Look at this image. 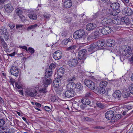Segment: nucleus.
<instances>
[{
	"instance_id": "obj_1",
	"label": "nucleus",
	"mask_w": 133,
	"mask_h": 133,
	"mask_svg": "<svg viewBox=\"0 0 133 133\" xmlns=\"http://www.w3.org/2000/svg\"><path fill=\"white\" fill-rule=\"evenodd\" d=\"M116 50L121 55L125 56L126 57H129L131 54V47L127 45L119 46L117 47Z\"/></svg>"
},
{
	"instance_id": "obj_2",
	"label": "nucleus",
	"mask_w": 133,
	"mask_h": 133,
	"mask_svg": "<svg viewBox=\"0 0 133 133\" xmlns=\"http://www.w3.org/2000/svg\"><path fill=\"white\" fill-rule=\"evenodd\" d=\"M110 7L111 9H109L110 15L115 16L120 12L121 10L119 9L120 5L118 3H113L110 4Z\"/></svg>"
},
{
	"instance_id": "obj_3",
	"label": "nucleus",
	"mask_w": 133,
	"mask_h": 133,
	"mask_svg": "<svg viewBox=\"0 0 133 133\" xmlns=\"http://www.w3.org/2000/svg\"><path fill=\"white\" fill-rule=\"evenodd\" d=\"M25 92L27 96L31 97L35 96L37 94L36 90L33 88L27 89L26 90Z\"/></svg>"
},
{
	"instance_id": "obj_4",
	"label": "nucleus",
	"mask_w": 133,
	"mask_h": 133,
	"mask_svg": "<svg viewBox=\"0 0 133 133\" xmlns=\"http://www.w3.org/2000/svg\"><path fill=\"white\" fill-rule=\"evenodd\" d=\"M86 34L83 29H79L75 31L73 37L75 39H77Z\"/></svg>"
},
{
	"instance_id": "obj_5",
	"label": "nucleus",
	"mask_w": 133,
	"mask_h": 133,
	"mask_svg": "<svg viewBox=\"0 0 133 133\" xmlns=\"http://www.w3.org/2000/svg\"><path fill=\"white\" fill-rule=\"evenodd\" d=\"M84 83L91 89L94 90L95 89L96 87L95 84L91 80L85 79L84 81Z\"/></svg>"
},
{
	"instance_id": "obj_6",
	"label": "nucleus",
	"mask_w": 133,
	"mask_h": 133,
	"mask_svg": "<svg viewBox=\"0 0 133 133\" xmlns=\"http://www.w3.org/2000/svg\"><path fill=\"white\" fill-rule=\"evenodd\" d=\"M108 25H112L114 24H120L121 21L118 18L108 19Z\"/></svg>"
},
{
	"instance_id": "obj_7",
	"label": "nucleus",
	"mask_w": 133,
	"mask_h": 133,
	"mask_svg": "<svg viewBox=\"0 0 133 133\" xmlns=\"http://www.w3.org/2000/svg\"><path fill=\"white\" fill-rule=\"evenodd\" d=\"M10 72L11 74L12 75L15 77H17L18 75V68L17 66H16L14 65L11 68Z\"/></svg>"
},
{
	"instance_id": "obj_8",
	"label": "nucleus",
	"mask_w": 133,
	"mask_h": 133,
	"mask_svg": "<svg viewBox=\"0 0 133 133\" xmlns=\"http://www.w3.org/2000/svg\"><path fill=\"white\" fill-rule=\"evenodd\" d=\"M122 13L126 16H130L133 14L132 10L129 8H124L122 10Z\"/></svg>"
},
{
	"instance_id": "obj_9",
	"label": "nucleus",
	"mask_w": 133,
	"mask_h": 133,
	"mask_svg": "<svg viewBox=\"0 0 133 133\" xmlns=\"http://www.w3.org/2000/svg\"><path fill=\"white\" fill-rule=\"evenodd\" d=\"M111 30L110 27L109 26H105L102 29L101 31L104 35H107L110 33Z\"/></svg>"
},
{
	"instance_id": "obj_10",
	"label": "nucleus",
	"mask_w": 133,
	"mask_h": 133,
	"mask_svg": "<svg viewBox=\"0 0 133 133\" xmlns=\"http://www.w3.org/2000/svg\"><path fill=\"white\" fill-rule=\"evenodd\" d=\"M114 115V112L110 110L107 111L105 113V117L108 120L112 119L113 116Z\"/></svg>"
},
{
	"instance_id": "obj_11",
	"label": "nucleus",
	"mask_w": 133,
	"mask_h": 133,
	"mask_svg": "<svg viewBox=\"0 0 133 133\" xmlns=\"http://www.w3.org/2000/svg\"><path fill=\"white\" fill-rule=\"evenodd\" d=\"M4 8L5 11L9 13L11 12L14 10L13 6L10 3H8L5 5Z\"/></svg>"
},
{
	"instance_id": "obj_12",
	"label": "nucleus",
	"mask_w": 133,
	"mask_h": 133,
	"mask_svg": "<svg viewBox=\"0 0 133 133\" xmlns=\"http://www.w3.org/2000/svg\"><path fill=\"white\" fill-rule=\"evenodd\" d=\"M63 94L66 97L69 98L74 96L75 93L73 90H69L66 91Z\"/></svg>"
},
{
	"instance_id": "obj_13",
	"label": "nucleus",
	"mask_w": 133,
	"mask_h": 133,
	"mask_svg": "<svg viewBox=\"0 0 133 133\" xmlns=\"http://www.w3.org/2000/svg\"><path fill=\"white\" fill-rule=\"evenodd\" d=\"M78 62L77 59H71L68 61V64L70 66H74L77 65Z\"/></svg>"
},
{
	"instance_id": "obj_14",
	"label": "nucleus",
	"mask_w": 133,
	"mask_h": 133,
	"mask_svg": "<svg viewBox=\"0 0 133 133\" xmlns=\"http://www.w3.org/2000/svg\"><path fill=\"white\" fill-rule=\"evenodd\" d=\"M96 24L92 23H88L86 26V29L88 31H92L94 30L96 27Z\"/></svg>"
},
{
	"instance_id": "obj_15",
	"label": "nucleus",
	"mask_w": 133,
	"mask_h": 133,
	"mask_svg": "<svg viewBox=\"0 0 133 133\" xmlns=\"http://www.w3.org/2000/svg\"><path fill=\"white\" fill-rule=\"evenodd\" d=\"M105 43L106 45L109 47L113 46L115 45V41L112 39H108L106 40Z\"/></svg>"
},
{
	"instance_id": "obj_16",
	"label": "nucleus",
	"mask_w": 133,
	"mask_h": 133,
	"mask_svg": "<svg viewBox=\"0 0 133 133\" xmlns=\"http://www.w3.org/2000/svg\"><path fill=\"white\" fill-rule=\"evenodd\" d=\"M87 35L85 34L80 38H78L77 40L81 44L85 43L87 42Z\"/></svg>"
},
{
	"instance_id": "obj_17",
	"label": "nucleus",
	"mask_w": 133,
	"mask_h": 133,
	"mask_svg": "<svg viewBox=\"0 0 133 133\" xmlns=\"http://www.w3.org/2000/svg\"><path fill=\"white\" fill-rule=\"evenodd\" d=\"M53 56L54 58H61L62 57V54L59 50H57L55 51L53 54Z\"/></svg>"
},
{
	"instance_id": "obj_18",
	"label": "nucleus",
	"mask_w": 133,
	"mask_h": 133,
	"mask_svg": "<svg viewBox=\"0 0 133 133\" xmlns=\"http://www.w3.org/2000/svg\"><path fill=\"white\" fill-rule=\"evenodd\" d=\"M60 80L59 78H56L54 80L53 85L54 87L56 88L59 85Z\"/></svg>"
},
{
	"instance_id": "obj_19",
	"label": "nucleus",
	"mask_w": 133,
	"mask_h": 133,
	"mask_svg": "<svg viewBox=\"0 0 133 133\" xmlns=\"http://www.w3.org/2000/svg\"><path fill=\"white\" fill-rule=\"evenodd\" d=\"M42 79L45 85H49L51 82V79L50 78H47L44 77L42 78Z\"/></svg>"
},
{
	"instance_id": "obj_20",
	"label": "nucleus",
	"mask_w": 133,
	"mask_h": 133,
	"mask_svg": "<svg viewBox=\"0 0 133 133\" xmlns=\"http://www.w3.org/2000/svg\"><path fill=\"white\" fill-rule=\"evenodd\" d=\"M72 5V3L70 0H66L64 3V6L66 8H70Z\"/></svg>"
},
{
	"instance_id": "obj_21",
	"label": "nucleus",
	"mask_w": 133,
	"mask_h": 133,
	"mask_svg": "<svg viewBox=\"0 0 133 133\" xmlns=\"http://www.w3.org/2000/svg\"><path fill=\"white\" fill-rule=\"evenodd\" d=\"M76 84L74 82H70L67 84L66 87L70 90H73L76 88Z\"/></svg>"
},
{
	"instance_id": "obj_22",
	"label": "nucleus",
	"mask_w": 133,
	"mask_h": 133,
	"mask_svg": "<svg viewBox=\"0 0 133 133\" xmlns=\"http://www.w3.org/2000/svg\"><path fill=\"white\" fill-rule=\"evenodd\" d=\"M112 95L115 98H119L121 96V92L119 90H116L113 94Z\"/></svg>"
},
{
	"instance_id": "obj_23",
	"label": "nucleus",
	"mask_w": 133,
	"mask_h": 133,
	"mask_svg": "<svg viewBox=\"0 0 133 133\" xmlns=\"http://www.w3.org/2000/svg\"><path fill=\"white\" fill-rule=\"evenodd\" d=\"M15 11L16 14L22 19L24 17L22 14L23 12L22 10L19 8H17Z\"/></svg>"
},
{
	"instance_id": "obj_24",
	"label": "nucleus",
	"mask_w": 133,
	"mask_h": 133,
	"mask_svg": "<svg viewBox=\"0 0 133 133\" xmlns=\"http://www.w3.org/2000/svg\"><path fill=\"white\" fill-rule=\"evenodd\" d=\"M64 73V69L63 68H61L57 70V75L58 76L61 78Z\"/></svg>"
},
{
	"instance_id": "obj_25",
	"label": "nucleus",
	"mask_w": 133,
	"mask_h": 133,
	"mask_svg": "<svg viewBox=\"0 0 133 133\" xmlns=\"http://www.w3.org/2000/svg\"><path fill=\"white\" fill-rule=\"evenodd\" d=\"M100 35L101 34L99 31H95L92 35V38L97 39L99 37Z\"/></svg>"
},
{
	"instance_id": "obj_26",
	"label": "nucleus",
	"mask_w": 133,
	"mask_h": 133,
	"mask_svg": "<svg viewBox=\"0 0 133 133\" xmlns=\"http://www.w3.org/2000/svg\"><path fill=\"white\" fill-rule=\"evenodd\" d=\"M52 73V71L51 69L49 68L47 69L45 72V76L47 77H49L50 76Z\"/></svg>"
},
{
	"instance_id": "obj_27",
	"label": "nucleus",
	"mask_w": 133,
	"mask_h": 133,
	"mask_svg": "<svg viewBox=\"0 0 133 133\" xmlns=\"http://www.w3.org/2000/svg\"><path fill=\"white\" fill-rule=\"evenodd\" d=\"M82 103L85 105H89L90 103V101L89 99L86 98L83 99L81 101Z\"/></svg>"
},
{
	"instance_id": "obj_28",
	"label": "nucleus",
	"mask_w": 133,
	"mask_h": 133,
	"mask_svg": "<svg viewBox=\"0 0 133 133\" xmlns=\"http://www.w3.org/2000/svg\"><path fill=\"white\" fill-rule=\"evenodd\" d=\"M76 91L77 92L81 91L83 89V86L81 85V83H77L76 85Z\"/></svg>"
},
{
	"instance_id": "obj_29",
	"label": "nucleus",
	"mask_w": 133,
	"mask_h": 133,
	"mask_svg": "<svg viewBox=\"0 0 133 133\" xmlns=\"http://www.w3.org/2000/svg\"><path fill=\"white\" fill-rule=\"evenodd\" d=\"M1 32L4 35H6L8 34V32L7 31V29L5 26H2L1 29Z\"/></svg>"
},
{
	"instance_id": "obj_30",
	"label": "nucleus",
	"mask_w": 133,
	"mask_h": 133,
	"mask_svg": "<svg viewBox=\"0 0 133 133\" xmlns=\"http://www.w3.org/2000/svg\"><path fill=\"white\" fill-rule=\"evenodd\" d=\"M86 52L87 51L85 49L81 50L79 51L78 55L81 58H82L85 55Z\"/></svg>"
},
{
	"instance_id": "obj_31",
	"label": "nucleus",
	"mask_w": 133,
	"mask_h": 133,
	"mask_svg": "<svg viewBox=\"0 0 133 133\" xmlns=\"http://www.w3.org/2000/svg\"><path fill=\"white\" fill-rule=\"evenodd\" d=\"M121 118V115L119 114H116L115 116H113L112 119V122H115L119 119Z\"/></svg>"
},
{
	"instance_id": "obj_32",
	"label": "nucleus",
	"mask_w": 133,
	"mask_h": 133,
	"mask_svg": "<svg viewBox=\"0 0 133 133\" xmlns=\"http://www.w3.org/2000/svg\"><path fill=\"white\" fill-rule=\"evenodd\" d=\"M77 48V46L76 45H72L66 48V50L67 51H74V50H75Z\"/></svg>"
},
{
	"instance_id": "obj_33",
	"label": "nucleus",
	"mask_w": 133,
	"mask_h": 133,
	"mask_svg": "<svg viewBox=\"0 0 133 133\" xmlns=\"http://www.w3.org/2000/svg\"><path fill=\"white\" fill-rule=\"evenodd\" d=\"M97 92L100 94H103L105 92V89L104 88H102L100 87H99L98 89H97Z\"/></svg>"
},
{
	"instance_id": "obj_34",
	"label": "nucleus",
	"mask_w": 133,
	"mask_h": 133,
	"mask_svg": "<svg viewBox=\"0 0 133 133\" xmlns=\"http://www.w3.org/2000/svg\"><path fill=\"white\" fill-rule=\"evenodd\" d=\"M29 18L32 19H36L37 18V15L34 13H31L29 14Z\"/></svg>"
},
{
	"instance_id": "obj_35",
	"label": "nucleus",
	"mask_w": 133,
	"mask_h": 133,
	"mask_svg": "<svg viewBox=\"0 0 133 133\" xmlns=\"http://www.w3.org/2000/svg\"><path fill=\"white\" fill-rule=\"evenodd\" d=\"M71 41V40L69 38L65 39L62 41L61 45L62 44L63 45H65L67 44L69 42Z\"/></svg>"
},
{
	"instance_id": "obj_36",
	"label": "nucleus",
	"mask_w": 133,
	"mask_h": 133,
	"mask_svg": "<svg viewBox=\"0 0 133 133\" xmlns=\"http://www.w3.org/2000/svg\"><path fill=\"white\" fill-rule=\"evenodd\" d=\"M104 44V41H98L97 43V45L98 47H101L103 46Z\"/></svg>"
},
{
	"instance_id": "obj_37",
	"label": "nucleus",
	"mask_w": 133,
	"mask_h": 133,
	"mask_svg": "<svg viewBox=\"0 0 133 133\" xmlns=\"http://www.w3.org/2000/svg\"><path fill=\"white\" fill-rule=\"evenodd\" d=\"M38 26V25L37 24H36L34 25H30L28 26L27 29V30L29 31L31 29H35Z\"/></svg>"
},
{
	"instance_id": "obj_38",
	"label": "nucleus",
	"mask_w": 133,
	"mask_h": 133,
	"mask_svg": "<svg viewBox=\"0 0 133 133\" xmlns=\"http://www.w3.org/2000/svg\"><path fill=\"white\" fill-rule=\"evenodd\" d=\"M97 47L96 45L95 44H92L90 45L89 48L88 49V51H91L92 50L95 49Z\"/></svg>"
},
{
	"instance_id": "obj_39",
	"label": "nucleus",
	"mask_w": 133,
	"mask_h": 133,
	"mask_svg": "<svg viewBox=\"0 0 133 133\" xmlns=\"http://www.w3.org/2000/svg\"><path fill=\"white\" fill-rule=\"evenodd\" d=\"M130 94V93L129 91H124L122 94V96L124 98H127L129 96Z\"/></svg>"
},
{
	"instance_id": "obj_40",
	"label": "nucleus",
	"mask_w": 133,
	"mask_h": 133,
	"mask_svg": "<svg viewBox=\"0 0 133 133\" xmlns=\"http://www.w3.org/2000/svg\"><path fill=\"white\" fill-rule=\"evenodd\" d=\"M108 83L105 81H102L100 82L99 84V87L104 88L107 85Z\"/></svg>"
},
{
	"instance_id": "obj_41",
	"label": "nucleus",
	"mask_w": 133,
	"mask_h": 133,
	"mask_svg": "<svg viewBox=\"0 0 133 133\" xmlns=\"http://www.w3.org/2000/svg\"><path fill=\"white\" fill-rule=\"evenodd\" d=\"M15 86L18 89H21L23 87V85L21 83L18 82L15 83Z\"/></svg>"
},
{
	"instance_id": "obj_42",
	"label": "nucleus",
	"mask_w": 133,
	"mask_h": 133,
	"mask_svg": "<svg viewBox=\"0 0 133 133\" xmlns=\"http://www.w3.org/2000/svg\"><path fill=\"white\" fill-rule=\"evenodd\" d=\"M129 89L130 93L133 95V83L129 84Z\"/></svg>"
},
{
	"instance_id": "obj_43",
	"label": "nucleus",
	"mask_w": 133,
	"mask_h": 133,
	"mask_svg": "<svg viewBox=\"0 0 133 133\" xmlns=\"http://www.w3.org/2000/svg\"><path fill=\"white\" fill-rule=\"evenodd\" d=\"M7 26H9L10 28V29H12L15 26L14 24L12 22H10L7 25Z\"/></svg>"
},
{
	"instance_id": "obj_44",
	"label": "nucleus",
	"mask_w": 133,
	"mask_h": 133,
	"mask_svg": "<svg viewBox=\"0 0 133 133\" xmlns=\"http://www.w3.org/2000/svg\"><path fill=\"white\" fill-rule=\"evenodd\" d=\"M108 19L105 18L103 19L101 21V23L103 25H108Z\"/></svg>"
},
{
	"instance_id": "obj_45",
	"label": "nucleus",
	"mask_w": 133,
	"mask_h": 133,
	"mask_svg": "<svg viewBox=\"0 0 133 133\" xmlns=\"http://www.w3.org/2000/svg\"><path fill=\"white\" fill-rule=\"evenodd\" d=\"M73 107L75 109L78 110L79 107L78 103H73L72 104Z\"/></svg>"
},
{
	"instance_id": "obj_46",
	"label": "nucleus",
	"mask_w": 133,
	"mask_h": 133,
	"mask_svg": "<svg viewBox=\"0 0 133 133\" xmlns=\"http://www.w3.org/2000/svg\"><path fill=\"white\" fill-rule=\"evenodd\" d=\"M96 105L98 107L101 109H103L104 108V105L101 103H97Z\"/></svg>"
},
{
	"instance_id": "obj_47",
	"label": "nucleus",
	"mask_w": 133,
	"mask_h": 133,
	"mask_svg": "<svg viewBox=\"0 0 133 133\" xmlns=\"http://www.w3.org/2000/svg\"><path fill=\"white\" fill-rule=\"evenodd\" d=\"M92 96V92L91 91H88L86 93L85 95V97H91Z\"/></svg>"
},
{
	"instance_id": "obj_48",
	"label": "nucleus",
	"mask_w": 133,
	"mask_h": 133,
	"mask_svg": "<svg viewBox=\"0 0 133 133\" xmlns=\"http://www.w3.org/2000/svg\"><path fill=\"white\" fill-rule=\"evenodd\" d=\"M28 50V51H29V52L31 54H32L34 53L35 51V50L34 49L31 47H29Z\"/></svg>"
},
{
	"instance_id": "obj_49",
	"label": "nucleus",
	"mask_w": 133,
	"mask_h": 133,
	"mask_svg": "<svg viewBox=\"0 0 133 133\" xmlns=\"http://www.w3.org/2000/svg\"><path fill=\"white\" fill-rule=\"evenodd\" d=\"M67 31L66 30H64L62 31L61 35L62 37H64L67 35Z\"/></svg>"
},
{
	"instance_id": "obj_50",
	"label": "nucleus",
	"mask_w": 133,
	"mask_h": 133,
	"mask_svg": "<svg viewBox=\"0 0 133 133\" xmlns=\"http://www.w3.org/2000/svg\"><path fill=\"white\" fill-rule=\"evenodd\" d=\"M23 25L22 24H17L16 26V29H23Z\"/></svg>"
},
{
	"instance_id": "obj_51",
	"label": "nucleus",
	"mask_w": 133,
	"mask_h": 133,
	"mask_svg": "<svg viewBox=\"0 0 133 133\" xmlns=\"http://www.w3.org/2000/svg\"><path fill=\"white\" fill-rule=\"evenodd\" d=\"M56 65L54 63H52L50 65L49 68L51 69V70L54 69L56 67Z\"/></svg>"
},
{
	"instance_id": "obj_52",
	"label": "nucleus",
	"mask_w": 133,
	"mask_h": 133,
	"mask_svg": "<svg viewBox=\"0 0 133 133\" xmlns=\"http://www.w3.org/2000/svg\"><path fill=\"white\" fill-rule=\"evenodd\" d=\"M76 76H73L72 77H71L69 78L68 81H72L75 80L76 78Z\"/></svg>"
},
{
	"instance_id": "obj_53",
	"label": "nucleus",
	"mask_w": 133,
	"mask_h": 133,
	"mask_svg": "<svg viewBox=\"0 0 133 133\" xmlns=\"http://www.w3.org/2000/svg\"><path fill=\"white\" fill-rule=\"evenodd\" d=\"M123 18V20H124V23L126 24H128L129 23V22L128 21L129 18L125 17H123L122 18V19Z\"/></svg>"
},
{
	"instance_id": "obj_54",
	"label": "nucleus",
	"mask_w": 133,
	"mask_h": 133,
	"mask_svg": "<svg viewBox=\"0 0 133 133\" xmlns=\"http://www.w3.org/2000/svg\"><path fill=\"white\" fill-rule=\"evenodd\" d=\"M39 91L40 93H45L47 92L45 88H44L40 89Z\"/></svg>"
},
{
	"instance_id": "obj_55",
	"label": "nucleus",
	"mask_w": 133,
	"mask_h": 133,
	"mask_svg": "<svg viewBox=\"0 0 133 133\" xmlns=\"http://www.w3.org/2000/svg\"><path fill=\"white\" fill-rule=\"evenodd\" d=\"M5 123V122L3 119H0V127H2Z\"/></svg>"
},
{
	"instance_id": "obj_56",
	"label": "nucleus",
	"mask_w": 133,
	"mask_h": 133,
	"mask_svg": "<svg viewBox=\"0 0 133 133\" xmlns=\"http://www.w3.org/2000/svg\"><path fill=\"white\" fill-rule=\"evenodd\" d=\"M124 3V4L125 5H126L127 4H129V6H130V4L129 3V0H121Z\"/></svg>"
},
{
	"instance_id": "obj_57",
	"label": "nucleus",
	"mask_w": 133,
	"mask_h": 133,
	"mask_svg": "<svg viewBox=\"0 0 133 133\" xmlns=\"http://www.w3.org/2000/svg\"><path fill=\"white\" fill-rule=\"evenodd\" d=\"M18 47L20 48L21 49H25L26 50V51H28V49L27 48V47L26 46H22L20 45Z\"/></svg>"
},
{
	"instance_id": "obj_58",
	"label": "nucleus",
	"mask_w": 133,
	"mask_h": 133,
	"mask_svg": "<svg viewBox=\"0 0 133 133\" xmlns=\"http://www.w3.org/2000/svg\"><path fill=\"white\" fill-rule=\"evenodd\" d=\"M45 110L47 111H50L51 109L50 108L47 106H45L44 107Z\"/></svg>"
},
{
	"instance_id": "obj_59",
	"label": "nucleus",
	"mask_w": 133,
	"mask_h": 133,
	"mask_svg": "<svg viewBox=\"0 0 133 133\" xmlns=\"http://www.w3.org/2000/svg\"><path fill=\"white\" fill-rule=\"evenodd\" d=\"M105 127H103L96 126L95 127V129H105Z\"/></svg>"
},
{
	"instance_id": "obj_60",
	"label": "nucleus",
	"mask_w": 133,
	"mask_h": 133,
	"mask_svg": "<svg viewBox=\"0 0 133 133\" xmlns=\"http://www.w3.org/2000/svg\"><path fill=\"white\" fill-rule=\"evenodd\" d=\"M10 81L12 83V84H14L15 82V80L14 79H13L12 78L10 77Z\"/></svg>"
},
{
	"instance_id": "obj_61",
	"label": "nucleus",
	"mask_w": 133,
	"mask_h": 133,
	"mask_svg": "<svg viewBox=\"0 0 133 133\" xmlns=\"http://www.w3.org/2000/svg\"><path fill=\"white\" fill-rule=\"evenodd\" d=\"M99 14L98 13H97L93 15V17L94 18H96L99 17Z\"/></svg>"
},
{
	"instance_id": "obj_62",
	"label": "nucleus",
	"mask_w": 133,
	"mask_h": 133,
	"mask_svg": "<svg viewBox=\"0 0 133 133\" xmlns=\"http://www.w3.org/2000/svg\"><path fill=\"white\" fill-rule=\"evenodd\" d=\"M43 16L46 18L48 19L49 18L50 16L48 14H45L43 15Z\"/></svg>"
},
{
	"instance_id": "obj_63",
	"label": "nucleus",
	"mask_w": 133,
	"mask_h": 133,
	"mask_svg": "<svg viewBox=\"0 0 133 133\" xmlns=\"http://www.w3.org/2000/svg\"><path fill=\"white\" fill-rule=\"evenodd\" d=\"M92 38V35L90 36L89 35L88 37L87 38V39L88 41H89Z\"/></svg>"
},
{
	"instance_id": "obj_64",
	"label": "nucleus",
	"mask_w": 133,
	"mask_h": 133,
	"mask_svg": "<svg viewBox=\"0 0 133 133\" xmlns=\"http://www.w3.org/2000/svg\"><path fill=\"white\" fill-rule=\"evenodd\" d=\"M6 36L4 37V38L6 41H7L8 40L9 38V36L8 34H7L6 35H5Z\"/></svg>"
}]
</instances>
